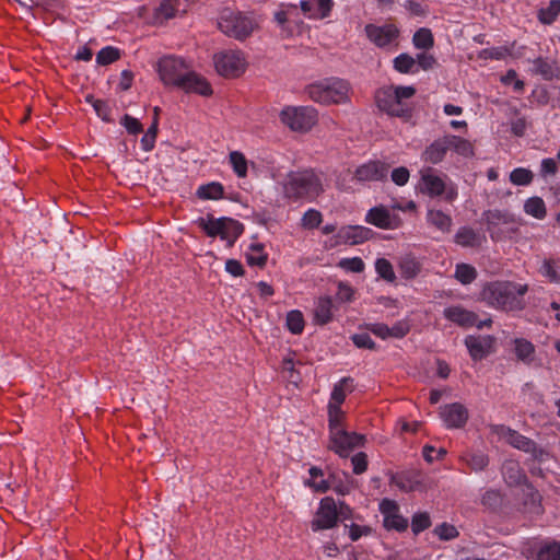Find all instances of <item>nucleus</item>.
<instances>
[{"mask_svg": "<svg viewBox=\"0 0 560 560\" xmlns=\"http://www.w3.org/2000/svg\"><path fill=\"white\" fill-rule=\"evenodd\" d=\"M527 285L511 281L487 283L481 291V299L489 306L501 311H521L524 308V295Z\"/></svg>", "mask_w": 560, "mask_h": 560, "instance_id": "f257e3e1", "label": "nucleus"}, {"mask_svg": "<svg viewBox=\"0 0 560 560\" xmlns=\"http://www.w3.org/2000/svg\"><path fill=\"white\" fill-rule=\"evenodd\" d=\"M416 94L413 86L389 85L383 86L375 92L377 107L386 114L408 119L411 117V108L405 102Z\"/></svg>", "mask_w": 560, "mask_h": 560, "instance_id": "f03ea898", "label": "nucleus"}, {"mask_svg": "<svg viewBox=\"0 0 560 560\" xmlns=\"http://www.w3.org/2000/svg\"><path fill=\"white\" fill-rule=\"evenodd\" d=\"M324 191L320 177L311 170L290 173L283 185V192L288 199H306L313 201Z\"/></svg>", "mask_w": 560, "mask_h": 560, "instance_id": "7ed1b4c3", "label": "nucleus"}, {"mask_svg": "<svg viewBox=\"0 0 560 560\" xmlns=\"http://www.w3.org/2000/svg\"><path fill=\"white\" fill-rule=\"evenodd\" d=\"M350 90L348 81L331 77L310 84L306 93L311 100L319 104H343L349 101Z\"/></svg>", "mask_w": 560, "mask_h": 560, "instance_id": "20e7f679", "label": "nucleus"}, {"mask_svg": "<svg viewBox=\"0 0 560 560\" xmlns=\"http://www.w3.org/2000/svg\"><path fill=\"white\" fill-rule=\"evenodd\" d=\"M197 223L209 237L219 236L226 241L229 247H232L244 232V225L240 221L228 217L214 218L209 214L207 218H199Z\"/></svg>", "mask_w": 560, "mask_h": 560, "instance_id": "39448f33", "label": "nucleus"}, {"mask_svg": "<svg viewBox=\"0 0 560 560\" xmlns=\"http://www.w3.org/2000/svg\"><path fill=\"white\" fill-rule=\"evenodd\" d=\"M219 30L229 37L244 40L252 35L255 23L253 19L238 10L224 8L218 18Z\"/></svg>", "mask_w": 560, "mask_h": 560, "instance_id": "423d86ee", "label": "nucleus"}, {"mask_svg": "<svg viewBox=\"0 0 560 560\" xmlns=\"http://www.w3.org/2000/svg\"><path fill=\"white\" fill-rule=\"evenodd\" d=\"M420 175L419 189L422 194L431 198L443 197L447 202H453L457 198V189L452 185L448 186L445 177L439 175L435 170L423 168Z\"/></svg>", "mask_w": 560, "mask_h": 560, "instance_id": "0eeeda50", "label": "nucleus"}, {"mask_svg": "<svg viewBox=\"0 0 560 560\" xmlns=\"http://www.w3.org/2000/svg\"><path fill=\"white\" fill-rule=\"evenodd\" d=\"M280 118L291 130L305 132L316 124L317 112L311 106L287 107Z\"/></svg>", "mask_w": 560, "mask_h": 560, "instance_id": "6e6552de", "label": "nucleus"}, {"mask_svg": "<svg viewBox=\"0 0 560 560\" xmlns=\"http://www.w3.org/2000/svg\"><path fill=\"white\" fill-rule=\"evenodd\" d=\"M365 435L350 432L347 428L339 430L332 434H328L327 448L332 451L342 458H347L357 447L363 446Z\"/></svg>", "mask_w": 560, "mask_h": 560, "instance_id": "1a4fd4ad", "label": "nucleus"}, {"mask_svg": "<svg viewBox=\"0 0 560 560\" xmlns=\"http://www.w3.org/2000/svg\"><path fill=\"white\" fill-rule=\"evenodd\" d=\"M158 72L164 84L177 88L188 72V66L182 58L166 56L159 60Z\"/></svg>", "mask_w": 560, "mask_h": 560, "instance_id": "9d476101", "label": "nucleus"}, {"mask_svg": "<svg viewBox=\"0 0 560 560\" xmlns=\"http://www.w3.org/2000/svg\"><path fill=\"white\" fill-rule=\"evenodd\" d=\"M214 67L220 75L235 78L245 71V60L241 51L226 50L214 55Z\"/></svg>", "mask_w": 560, "mask_h": 560, "instance_id": "9b49d317", "label": "nucleus"}, {"mask_svg": "<svg viewBox=\"0 0 560 560\" xmlns=\"http://www.w3.org/2000/svg\"><path fill=\"white\" fill-rule=\"evenodd\" d=\"M338 523V505L332 497L320 500L315 517L311 523L313 532L334 528Z\"/></svg>", "mask_w": 560, "mask_h": 560, "instance_id": "f8f14e48", "label": "nucleus"}, {"mask_svg": "<svg viewBox=\"0 0 560 560\" xmlns=\"http://www.w3.org/2000/svg\"><path fill=\"white\" fill-rule=\"evenodd\" d=\"M443 315L447 320L463 328H470L475 326L478 329H482L483 327H489L492 324L491 318L479 320L476 313L459 305L446 307L443 311Z\"/></svg>", "mask_w": 560, "mask_h": 560, "instance_id": "ddd939ff", "label": "nucleus"}, {"mask_svg": "<svg viewBox=\"0 0 560 560\" xmlns=\"http://www.w3.org/2000/svg\"><path fill=\"white\" fill-rule=\"evenodd\" d=\"M366 37L378 48H386L396 44L399 37V28L392 23L384 25L366 24L364 27Z\"/></svg>", "mask_w": 560, "mask_h": 560, "instance_id": "4468645a", "label": "nucleus"}, {"mask_svg": "<svg viewBox=\"0 0 560 560\" xmlns=\"http://www.w3.org/2000/svg\"><path fill=\"white\" fill-rule=\"evenodd\" d=\"M495 338L491 335H468L464 343L472 361H481L495 351Z\"/></svg>", "mask_w": 560, "mask_h": 560, "instance_id": "2eb2a0df", "label": "nucleus"}, {"mask_svg": "<svg viewBox=\"0 0 560 560\" xmlns=\"http://www.w3.org/2000/svg\"><path fill=\"white\" fill-rule=\"evenodd\" d=\"M365 222L383 230H396L402 224L401 218L384 206L371 208L365 214Z\"/></svg>", "mask_w": 560, "mask_h": 560, "instance_id": "dca6fc26", "label": "nucleus"}, {"mask_svg": "<svg viewBox=\"0 0 560 560\" xmlns=\"http://www.w3.org/2000/svg\"><path fill=\"white\" fill-rule=\"evenodd\" d=\"M388 164L371 160L355 168L353 179L360 183L383 180L388 175Z\"/></svg>", "mask_w": 560, "mask_h": 560, "instance_id": "f3484780", "label": "nucleus"}, {"mask_svg": "<svg viewBox=\"0 0 560 560\" xmlns=\"http://www.w3.org/2000/svg\"><path fill=\"white\" fill-rule=\"evenodd\" d=\"M441 417L448 429L463 428L468 420L467 408L459 404L454 402L445 405L441 410Z\"/></svg>", "mask_w": 560, "mask_h": 560, "instance_id": "a211bd4d", "label": "nucleus"}, {"mask_svg": "<svg viewBox=\"0 0 560 560\" xmlns=\"http://www.w3.org/2000/svg\"><path fill=\"white\" fill-rule=\"evenodd\" d=\"M300 8L303 14L313 20L326 19L334 8L332 0H301Z\"/></svg>", "mask_w": 560, "mask_h": 560, "instance_id": "6ab92c4d", "label": "nucleus"}, {"mask_svg": "<svg viewBox=\"0 0 560 560\" xmlns=\"http://www.w3.org/2000/svg\"><path fill=\"white\" fill-rule=\"evenodd\" d=\"M177 88L186 93H197L202 96H209L212 94V89L209 82L203 77L190 70H188L184 79L180 80Z\"/></svg>", "mask_w": 560, "mask_h": 560, "instance_id": "aec40b11", "label": "nucleus"}, {"mask_svg": "<svg viewBox=\"0 0 560 560\" xmlns=\"http://www.w3.org/2000/svg\"><path fill=\"white\" fill-rule=\"evenodd\" d=\"M337 306L331 296L325 295L316 300L313 320L316 325L324 326L332 322Z\"/></svg>", "mask_w": 560, "mask_h": 560, "instance_id": "412c9836", "label": "nucleus"}, {"mask_svg": "<svg viewBox=\"0 0 560 560\" xmlns=\"http://www.w3.org/2000/svg\"><path fill=\"white\" fill-rule=\"evenodd\" d=\"M421 474L417 470H406L392 475L390 483L404 492H411L421 486Z\"/></svg>", "mask_w": 560, "mask_h": 560, "instance_id": "4be33fe9", "label": "nucleus"}, {"mask_svg": "<svg viewBox=\"0 0 560 560\" xmlns=\"http://www.w3.org/2000/svg\"><path fill=\"white\" fill-rule=\"evenodd\" d=\"M450 150L448 137L444 136L434 140L422 153V160L431 164H438L443 161Z\"/></svg>", "mask_w": 560, "mask_h": 560, "instance_id": "5701e85b", "label": "nucleus"}, {"mask_svg": "<svg viewBox=\"0 0 560 560\" xmlns=\"http://www.w3.org/2000/svg\"><path fill=\"white\" fill-rule=\"evenodd\" d=\"M498 432L508 441L510 445L517 450H521L526 453L533 452L535 450L534 441L522 435L521 433L509 427L501 425Z\"/></svg>", "mask_w": 560, "mask_h": 560, "instance_id": "b1692460", "label": "nucleus"}, {"mask_svg": "<svg viewBox=\"0 0 560 560\" xmlns=\"http://www.w3.org/2000/svg\"><path fill=\"white\" fill-rule=\"evenodd\" d=\"M373 231L361 225H348L339 229L337 237L350 244H360L369 240Z\"/></svg>", "mask_w": 560, "mask_h": 560, "instance_id": "393cba45", "label": "nucleus"}, {"mask_svg": "<svg viewBox=\"0 0 560 560\" xmlns=\"http://www.w3.org/2000/svg\"><path fill=\"white\" fill-rule=\"evenodd\" d=\"M459 460L471 471L479 472L489 465V456L480 450H466L459 455Z\"/></svg>", "mask_w": 560, "mask_h": 560, "instance_id": "a878e982", "label": "nucleus"}, {"mask_svg": "<svg viewBox=\"0 0 560 560\" xmlns=\"http://www.w3.org/2000/svg\"><path fill=\"white\" fill-rule=\"evenodd\" d=\"M454 242L462 247H476L481 243V236L469 226H462L454 235Z\"/></svg>", "mask_w": 560, "mask_h": 560, "instance_id": "bb28decb", "label": "nucleus"}, {"mask_svg": "<svg viewBox=\"0 0 560 560\" xmlns=\"http://www.w3.org/2000/svg\"><path fill=\"white\" fill-rule=\"evenodd\" d=\"M196 196L201 200H219L224 196V186L219 182H210L200 185L196 190Z\"/></svg>", "mask_w": 560, "mask_h": 560, "instance_id": "cd10ccee", "label": "nucleus"}, {"mask_svg": "<svg viewBox=\"0 0 560 560\" xmlns=\"http://www.w3.org/2000/svg\"><path fill=\"white\" fill-rule=\"evenodd\" d=\"M352 383L353 380L349 376L342 377L338 383H336L331 390L328 406L337 405V407H341V404L346 399V390H352Z\"/></svg>", "mask_w": 560, "mask_h": 560, "instance_id": "c85d7f7f", "label": "nucleus"}, {"mask_svg": "<svg viewBox=\"0 0 560 560\" xmlns=\"http://www.w3.org/2000/svg\"><path fill=\"white\" fill-rule=\"evenodd\" d=\"M534 71L544 80L549 81L558 77L560 68L556 61H548L539 57L534 60Z\"/></svg>", "mask_w": 560, "mask_h": 560, "instance_id": "c756f323", "label": "nucleus"}, {"mask_svg": "<svg viewBox=\"0 0 560 560\" xmlns=\"http://www.w3.org/2000/svg\"><path fill=\"white\" fill-rule=\"evenodd\" d=\"M427 221L443 233H448L453 224L451 215L444 213L442 210L435 209L428 211Z\"/></svg>", "mask_w": 560, "mask_h": 560, "instance_id": "7c9ffc66", "label": "nucleus"}, {"mask_svg": "<svg viewBox=\"0 0 560 560\" xmlns=\"http://www.w3.org/2000/svg\"><path fill=\"white\" fill-rule=\"evenodd\" d=\"M513 343L516 358L520 361L529 364L534 360V345L529 340L524 338H515Z\"/></svg>", "mask_w": 560, "mask_h": 560, "instance_id": "2f4dec72", "label": "nucleus"}, {"mask_svg": "<svg viewBox=\"0 0 560 560\" xmlns=\"http://www.w3.org/2000/svg\"><path fill=\"white\" fill-rule=\"evenodd\" d=\"M328 409V434H332L339 430L346 428V413L341 410V407L327 406Z\"/></svg>", "mask_w": 560, "mask_h": 560, "instance_id": "473e14b6", "label": "nucleus"}, {"mask_svg": "<svg viewBox=\"0 0 560 560\" xmlns=\"http://www.w3.org/2000/svg\"><path fill=\"white\" fill-rule=\"evenodd\" d=\"M560 15V0H550L547 7L540 8L537 18L541 24L551 25Z\"/></svg>", "mask_w": 560, "mask_h": 560, "instance_id": "72a5a7b5", "label": "nucleus"}, {"mask_svg": "<svg viewBox=\"0 0 560 560\" xmlns=\"http://www.w3.org/2000/svg\"><path fill=\"white\" fill-rule=\"evenodd\" d=\"M524 212L535 219L542 220L547 215L545 201L540 197H530L524 203Z\"/></svg>", "mask_w": 560, "mask_h": 560, "instance_id": "f704fd0d", "label": "nucleus"}, {"mask_svg": "<svg viewBox=\"0 0 560 560\" xmlns=\"http://www.w3.org/2000/svg\"><path fill=\"white\" fill-rule=\"evenodd\" d=\"M177 0H163L154 10V18L158 22H164L175 18L178 11Z\"/></svg>", "mask_w": 560, "mask_h": 560, "instance_id": "c9c22d12", "label": "nucleus"}, {"mask_svg": "<svg viewBox=\"0 0 560 560\" xmlns=\"http://www.w3.org/2000/svg\"><path fill=\"white\" fill-rule=\"evenodd\" d=\"M308 474L311 476V479L305 482L306 486L313 488L316 492L320 493H324L329 490V482L323 478L324 472L320 468L313 466L310 468Z\"/></svg>", "mask_w": 560, "mask_h": 560, "instance_id": "e433bc0d", "label": "nucleus"}, {"mask_svg": "<svg viewBox=\"0 0 560 560\" xmlns=\"http://www.w3.org/2000/svg\"><path fill=\"white\" fill-rule=\"evenodd\" d=\"M399 270L402 278L412 279L420 272L421 265L413 256L406 255L399 261Z\"/></svg>", "mask_w": 560, "mask_h": 560, "instance_id": "4c0bfd02", "label": "nucleus"}, {"mask_svg": "<svg viewBox=\"0 0 560 560\" xmlns=\"http://www.w3.org/2000/svg\"><path fill=\"white\" fill-rule=\"evenodd\" d=\"M447 137L450 150H454L456 153L465 158L474 154V147L470 141L454 135H447Z\"/></svg>", "mask_w": 560, "mask_h": 560, "instance_id": "58836bf2", "label": "nucleus"}, {"mask_svg": "<svg viewBox=\"0 0 560 560\" xmlns=\"http://www.w3.org/2000/svg\"><path fill=\"white\" fill-rule=\"evenodd\" d=\"M394 69L399 73H415L417 72L416 59L410 55L402 52L394 58Z\"/></svg>", "mask_w": 560, "mask_h": 560, "instance_id": "ea45409f", "label": "nucleus"}, {"mask_svg": "<svg viewBox=\"0 0 560 560\" xmlns=\"http://www.w3.org/2000/svg\"><path fill=\"white\" fill-rule=\"evenodd\" d=\"M412 44L418 49H430L434 45L433 34L430 28L421 27L412 36Z\"/></svg>", "mask_w": 560, "mask_h": 560, "instance_id": "a19ab883", "label": "nucleus"}, {"mask_svg": "<svg viewBox=\"0 0 560 560\" xmlns=\"http://www.w3.org/2000/svg\"><path fill=\"white\" fill-rule=\"evenodd\" d=\"M229 161L233 168V172L237 177L244 178L247 175V160L245 155L240 151H232L229 154Z\"/></svg>", "mask_w": 560, "mask_h": 560, "instance_id": "79ce46f5", "label": "nucleus"}, {"mask_svg": "<svg viewBox=\"0 0 560 560\" xmlns=\"http://www.w3.org/2000/svg\"><path fill=\"white\" fill-rule=\"evenodd\" d=\"M287 328L294 335H300L304 330V317L301 311L293 310L287 314Z\"/></svg>", "mask_w": 560, "mask_h": 560, "instance_id": "37998d69", "label": "nucleus"}, {"mask_svg": "<svg viewBox=\"0 0 560 560\" xmlns=\"http://www.w3.org/2000/svg\"><path fill=\"white\" fill-rule=\"evenodd\" d=\"M246 260L249 266L264 267L267 262V255L264 253L261 244H252L249 253L246 254Z\"/></svg>", "mask_w": 560, "mask_h": 560, "instance_id": "c03bdc74", "label": "nucleus"}, {"mask_svg": "<svg viewBox=\"0 0 560 560\" xmlns=\"http://www.w3.org/2000/svg\"><path fill=\"white\" fill-rule=\"evenodd\" d=\"M455 278L462 284H470L477 278V270L468 264H458L455 270Z\"/></svg>", "mask_w": 560, "mask_h": 560, "instance_id": "a18cd8bd", "label": "nucleus"}, {"mask_svg": "<svg viewBox=\"0 0 560 560\" xmlns=\"http://www.w3.org/2000/svg\"><path fill=\"white\" fill-rule=\"evenodd\" d=\"M539 272L547 278L550 282L559 283L560 282V266L551 259H546L542 261Z\"/></svg>", "mask_w": 560, "mask_h": 560, "instance_id": "49530a36", "label": "nucleus"}, {"mask_svg": "<svg viewBox=\"0 0 560 560\" xmlns=\"http://www.w3.org/2000/svg\"><path fill=\"white\" fill-rule=\"evenodd\" d=\"M534 174L525 167H516L510 173V180L516 186H527L533 182Z\"/></svg>", "mask_w": 560, "mask_h": 560, "instance_id": "de8ad7c7", "label": "nucleus"}, {"mask_svg": "<svg viewBox=\"0 0 560 560\" xmlns=\"http://www.w3.org/2000/svg\"><path fill=\"white\" fill-rule=\"evenodd\" d=\"M86 102L90 103L96 115L104 121H110L112 108L106 101L94 98L92 95L86 96Z\"/></svg>", "mask_w": 560, "mask_h": 560, "instance_id": "09e8293b", "label": "nucleus"}, {"mask_svg": "<svg viewBox=\"0 0 560 560\" xmlns=\"http://www.w3.org/2000/svg\"><path fill=\"white\" fill-rule=\"evenodd\" d=\"M375 270L377 275L387 282H394L396 280V275L394 272L393 265L386 258L376 259Z\"/></svg>", "mask_w": 560, "mask_h": 560, "instance_id": "8fccbe9b", "label": "nucleus"}, {"mask_svg": "<svg viewBox=\"0 0 560 560\" xmlns=\"http://www.w3.org/2000/svg\"><path fill=\"white\" fill-rule=\"evenodd\" d=\"M119 57L120 51L118 48L113 46H106L97 52L96 62L102 66H107L118 60Z\"/></svg>", "mask_w": 560, "mask_h": 560, "instance_id": "3c124183", "label": "nucleus"}, {"mask_svg": "<svg viewBox=\"0 0 560 560\" xmlns=\"http://www.w3.org/2000/svg\"><path fill=\"white\" fill-rule=\"evenodd\" d=\"M431 526V518L427 512H418L411 518V530L415 535H419Z\"/></svg>", "mask_w": 560, "mask_h": 560, "instance_id": "603ef678", "label": "nucleus"}, {"mask_svg": "<svg viewBox=\"0 0 560 560\" xmlns=\"http://www.w3.org/2000/svg\"><path fill=\"white\" fill-rule=\"evenodd\" d=\"M485 221L490 229L492 225L506 224L511 221L510 214L501 210H488L483 213Z\"/></svg>", "mask_w": 560, "mask_h": 560, "instance_id": "864d4df0", "label": "nucleus"}, {"mask_svg": "<svg viewBox=\"0 0 560 560\" xmlns=\"http://www.w3.org/2000/svg\"><path fill=\"white\" fill-rule=\"evenodd\" d=\"M511 54L510 48L505 46H497L485 48L479 52V58L485 60H502Z\"/></svg>", "mask_w": 560, "mask_h": 560, "instance_id": "5fc2aeb1", "label": "nucleus"}, {"mask_svg": "<svg viewBox=\"0 0 560 560\" xmlns=\"http://www.w3.org/2000/svg\"><path fill=\"white\" fill-rule=\"evenodd\" d=\"M383 522L385 528L395 529L397 532H405L408 527V520L404 517L399 512L387 516L385 520H383Z\"/></svg>", "mask_w": 560, "mask_h": 560, "instance_id": "6e6d98bb", "label": "nucleus"}, {"mask_svg": "<svg viewBox=\"0 0 560 560\" xmlns=\"http://www.w3.org/2000/svg\"><path fill=\"white\" fill-rule=\"evenodd\" d=\"M338 267L349 272L360 273L364 270L365 264L360 257L342 258Z\"/></svg>", "mask_w": 560, "mask_h": 560, "instance_id": "4d7b16f0", "label": "nucleus"}, {"mask_svg": "<svg viewBox=\"0 0 560 560\" xmlns=\"http://www.w3.org/2000/svg\"><path fill=\"white\" fill-rule=\"evenodd\" d=\"M537 560H560V544H547L540 548Z\"/></svg>", "mask_w": 560, "mask_h": 560, "instance_id": "13d9d810", "label": "nucleus"}, {"mask_svg": "<svg viewBox=\"0 0 560 560\" xmlns=\"http://www.w3.org/2000/svg\"><path fill=\"white\" fill-rule=\"evenodd\" d=\"M434 534L444 541L453 540L458 537L457 528L448 523H442L434 528Z\"/></svg>", "mask_w": 560, "mask_h": 560, "instance_id": "bf43d9fd", "label": "nucleus"}, {"mask_svg": "<svg viewBox=\"0 0 560 560\" xmlns=\"http://www.w3.org/2000/svg\"><path fill=\"white\" fill-rule=\"evenodd\" d=\"M355 291L352 285L345 281H339L337 284L336 298L341 303H350L354 300Z\"/></svg>", "mask_w": 560, "mask_h": 560, "instance_id": "052dcab7", "label": "nucleus"}, {"mask_svg": "<svg viewBox=\"0 0 560 560\" xmlns=\"http://www.w3.org/2000/svg\"><path fill=\"white\" fill-rule=\"evenodd\" d=\"M156 135H158V119L155 118L153 124L149 127L147 132L141 138V148L143 151L149 152L154 148Z\"/></svg>", "mask_w": 560, "mask_h": 560, "instance_id": "680f3d73", "label": "nucleus"}, {"mask_svg": "<svg viewBox=\"0 0 560 560\" xmlns=\"http://www.w3.org/2000/svg\"><path fill=\"white\" fill-rule=\"evenodd\" d=\"M323 215L318 210L308 209L302 217V226L305 229L318 228L322 223Z\"/></svg>", "mask_w": 560, "mask_h": 560, "instance_id": "e2e57ef3", "label": "nucleus"}, {"mask_svg": "<svg viewBox=\"0 0 560 560\" xmlns=\"http://www.w3.org/2000/svg\"><path fill=\"white\" fill-rule=\"evenodd\" d=\"M120 125L124 126L130 135H138L143 131V126L139 121V119L132 117L129 114H125L122 116V118L120 119Z\"/></svg>", "mask_w": 560, "mask_h": 560, "instance_id": "0e129e2a", "label": "nucleus"}, {"mask_svg": "<svg viewBox=\"0 0 560 560\" xmlns=\"http://www.w3.org/2000/svg\"><path fill=\"white\" fill-rule=\"evenodd\" d=\"M503 474L511 485L520 483L523 478L518 465L514 462L504 464Z\"/></svg>", "mask_w": 560, "mask_h": 560, "instance_id": "69168bd1", "label": "nucleus"}, {"mask_svg": "<svg viewBox=\"0 0 560 560\" xmlns=\"http://www.w3.org/2000/svg\"><path fill=\"white\" fill-rule=\"evenodd\" d=\"M351 340L360 349L374 350L376 348V343L368 332L354 334L351 336Z\"/></svg>", "mask_w": 560, "mask_h": 560, "instance_id": "338daca9", "label": "nucleus"}, {"mask_svg": "<svg viewBox=\"0 0 560 560\" xmlns=\"http://www.w3.org/2000/svg\"><path fill=\"white\" fill-rule=\"evenodd\" d=\"M410 331L409 319H400L389 327L390 338L400 339L408 335Z\"/></svg>", "mask_w": 560, "mask_h": 560, "instance_id": "774afa93", "label": "nucleus"}]
</instances>
